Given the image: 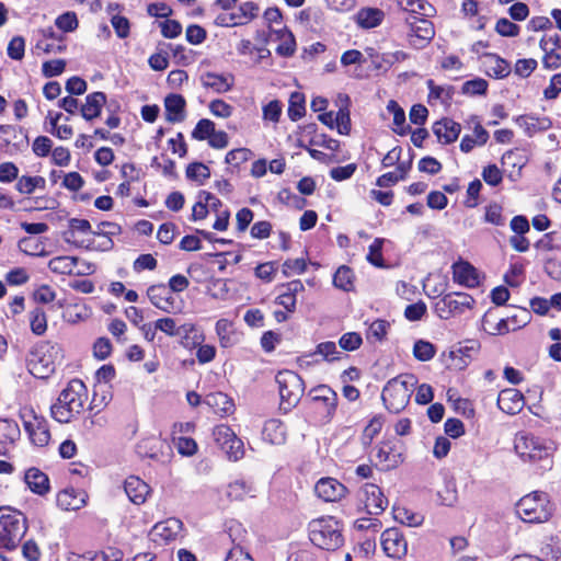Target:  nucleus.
Returning <instances> with one entry per match:
<instances>
[{
    "label": "nucleus",
    "mask_w": 561,
    "mask_h": 561,
    "mask_svg": "<svg viewBox=\"0 0 561 561\" xmlns=\"http://www.w3.org/2000/svg\"><path fill=\"white\" fill-rule=\"evenodd\" d=\"M382 491L373 483H366L359 491V501L363 504V510L369 515H379L383 512L382 507Z\"/></svg>",
    "instance_id": "nucleus-19"
},
{
    "label": "nucleus",
    "mask_w": 561,
    "mask_h": 561,
    "mask_svg": "<svg viewBox=\"0 0 561 561\" xmlns=\"http://www.w3.org/2000/svg\"><path fill=\"white\" fill-rule=\"evenodd\" d=\"M385 335H386V322L383 320L378 319L369 325V328L367 330L366 339L370 344L381 343Z\"/></svg>",
    "instance_id": "nucleus-55"
},
{
    "label": "nucleus",
    "mask_w": 561,
    "mask_h": 561,
    "mask_svg": "<svg viewBox=\"0 0 561 561\" xmlns=\"http://www.w3.org/2000/svg\"><path fill=\"white\" fill-rule=\"evenodd\" d=\"M213 437L219 448L226 454L229 460L237 461L244 455L243 442L236 433L225 424L214 427Z\"/></svg>",
    "instance_id": "nucleus-12"
},
{
    "label": "nucleus",
    "mask_w": 561,
    "mask_h": 561,
    "mask_svg": "<svg viewBox=\"0 0 561 561\" xmlns=\"http://www.w3.org/2000/svg\"><path fill=\"white\" fill-rule=\"evenodd\" d=\"M388 112L393 115L392 130L400 136L408 135L411 131V127L407 124L405 112L398 102L394 100L388 101Z\"/></svg>",
    "instance_id": "nucleus-34"
},
{
    "label": "nucleus",
    "mask_w": 561,
    "mask_h": 561,
    "mask_svg": "<svg viewBox=\"0 0 561 561\" xmlns=\"http://www.w3.org/2000/svg\"><path fill=\"white\" fill-rule=\"evenodd\" d=\"M215 130V123L210 119H199L192 131V137L196 140H208Z\"/></svg>",
    "instance_id": "nucleus-53"
},
{
    "label": "nucleus",
    "mask_w": 561,
    "mask_h": 561,
    "mask_svg": "<svg viewBox=\"0 0 561 561\" xmlns=\"http://www.w3.org/2000/svg\"><path fill=\"white\" fill-rule=\"evenodd\" d=\"M436 354V347L433 343L424 340H417L413 346V355L420 362L431 360Z\"/></svg>",
    "instance_id": "nucleus-48"
},
{
    "label": "nucleus",
    "mask_w": 561,
    "mask_h": 561,
    "mask_svg": "<svg viewBox=\"0 0 561 561\" xmlns=\"http://www.w3.org/2000/svg\"><path fill=\"white\" fill-rule=\"evenodd\" d=\"M313 400L316 402L323 404V409L327 412V416H332L336 410L337 396L328 386H320L317 389H314Z\"/></svg>",
    "instance_id": "nucleus-33"
},
{
    "label": "nucleus",
    "mask_w": 561,
    "mask_h": 561,
    "mask_svg": "<svg viewBox=\"0 0 561 561\" xmlns=\"http://www.w3.org/2000/svg\"><path fill=\"white\" fill-rule=\"evenodd\" d=\"M31 330L36 335H43L47 330V318L43 309L35 308L30 312Z\"/></svg>",
    "instance_id": "nucleus-49"
},
{
    "label": "nucleus",
    "mask_w": 561,
    "mask_h": 561,
    "mask_svg": "<svg viewBox=\"0 0 561 561\" xmlns=\"http://www.w3.org/2000/svg\"><path fill=\"white\" fill-rule=\"evenodd\" d=\"M203 402L220 416L231 414L234 410L233 401L224 392L208 393Z\"/></svg>",
    "instance_id": "nucleus-25"
},
{
    "label": "nucleus",
    "mask_w": 561,
    "mask_h": 561,
    "mask_svg": "<svg viewBox=\"0 0 561 561\" xmlns=\"http://www.w3.org/2000/svg\"><path fill=\"white\" fill-rule=\"evenodd\" d=\"M276 382L282 408L290 410L296 407L305 392V383L300 376L293 370H280L276 375Z\"/></svg>",
    "instance_id": "nucleus-8"
},
{
    "label": "nucleus",
    "mask_w": 561,
    "mask_h": 561,
    "mask_svg": "<svg viewBox=\"0 0 561 561\" xmlns=\"http://www.w3.org/2000/svg\"><path fill=\"white\" fill-rule=\"evenodd\" d=\"M554 511L547 492L533 491L516 503V513L525 523H546Z\"/></svg>",
    "instance_id": "nucleus-5"
},
{
    "label": "nucleus",
    "mask_w": 561,
    "mask_h": 561,
    "mask_svg": "<svg viewBox=\"0 0 561 561\" xmlns=\"http://www.w3.org/2000/svg\"><path fill=\"white\" fill-rule=\"evenodd\" d=\"M186 176L191 180L203 183L206 179L210 176V171L207 165L195 162L191 163L186 169Z\"/></svg>",
    "instance_id": "nucleus-58"
},
{
    "label": "nucleus",
    "mask_w": 561,
    "mask_h": 561,
    "mask_svg": "<svg viewBox=\"0 0 561 561\" xmlns=\"http://www.w3.org/2000/svg\"><path fill=\"white\" fill-rule=\"evenodd\" d=\"M474 304V298L467 293H448L434 304V311L440 319L447 320L472 309Z\"/></svg>",
    "instance_id": "nucleus-10"
},
{
    "label": "nucleus",
    "mask_w": 561,
    "mask_h": 561,
    "mask_svg": "<svg viewBox=\"0 0 561 561\" xmlns=\"http://www.w3.org/2000/svg\"><path fill=\"white\" fill-rule=\"evenodd\" d=\"M514 448L524 462L541 471L550 470L553 466V448L545 438L531 433H519L515 438Z\"/></svg>",
    "instance_id": "nucleus-2"
},
{
    "label": "nucleus",
    "mask_w": 561,
    "mask_h": 561,
    "mask_svg": "<svg viewBox=\"0 0 561 561\" xmlns=\"http://www.w3.org/2000/svg\"><path fill=\"white\" fill-rule=\"evenodd\" d=\"M24 480L30 490L39 495L45 494L49 490L48 477L37 468H30L25 472Z\"/></svg>",
    "instance_id": "nucleus-30"
},
{
    "label": "nucleus",
    "mask_w": 561,
    "mask_h": 561,
    "mask_svg": "<svg viewBox=\"0 0 561 561\" xmlns=\"http://www.w3.org/2000/svg\"><path fill=\"white\" fill-rule=\"evenodd\" d=\"M87 494L73 488L65 489L57 495V505L65 511H77L85 505Z\"/></svg>",
    "instance_id": "nucleus-24"
},
{
    "label": "nucleus",
    "mask_w": 561,
    "mask_h": 561,
    "mask_svg": "<svg viewBox=\"0 0 561 561\" xmlns=\"http://www.w3.org/2000/svg\"><path fill=\"white\" fill-rule=\"evenodd\" d=\"M263 439L278 445L285 442L286 430L284 424L275 419L268 420L265 422L263 431H262Z\"/></svg>",
    "instance_id": "nucleus-32"
},
{
    "label": "nucleus",
    "mask_w": 561,
    "mask_h": 561,
    "mask_svg": "<svg viewBox=\"0 0 561 561\" xmlns=\"http://www.w3.org/2000/svg\"><path fill=\"white\" fill-rule=\"evenodd\" d=\"M87 400L85 385L79 379H72L50 407L51 416L59 423H68L83 411Z\"/></svg>",
    "instance_id": "nucleus-1"
},
{
    "label": "nucleus",
    "mask_w": 561,
    "mask_h": 561,
    "mask_svg": "<svg viewBox=\"0 0 561 561\" xmlns=\"http://www.w3.org/2000/svg\"><path fill=\"white\" fill-rule=\"evenodd\" d=\"M173 444L176 448V450L183 455V456H193L197 451V444L196 442L186 436H174L173 437Z\"/></svg>",
    "instance_id": "nucleus-51"
},
{
    "label": "nucleus",
    "mask_w": 561,
    "mask_h": 561,
    "mask_svg": "<svg viewBox=\"0 0 561 561\" xmlns=\"http://www.w3.org/2000/svg\"><path fill=\"white\" fill-rule=\"evenodd\" d=\"M383 16L379 9L364 8L356 13L355 21L363 28H373L382 22Z\"/></svg>",
    "instance_id": "nucleus-35"
},
{
    "label": "nucleus",
    "mask_w": 561,
    "mask_h": 561,
    "mask_svg": "<svg viewBox=\"0 0 561 561\" xmlns=\"http://www.w3.org/2000/svg\"><path fill=\"white\" fill-rule=\"evenodd\" d=\"M19 249L27 254L33 256H45L47 252L45 251V244L39 239L33 237H25L19 241Z\"/></svg>",
    "instance_id": "nucleus-42"
},
{
    "label": "nucleus",
    "mask_w": 561,
    "mask_h": 561,
    "mask_svg": "<svg viewBox=\"0 0 561 561\" xmlns=\"http://www.w3.org/2000/svg\"><path fill=\"white\" fill-rule=\"evenodd\" d=\"M307 262L302 257L298 259H288L283 264V274L286 277H290L294 275H300L306 272Z\"/></svg>",
    "instance_id": "nucleus-54"
},
{
    "label": "nucleus",
    "mask_w": 561,
    "mask_h": 561,
    "mask_svg": "<svg viewBox=\"0 0 561 561\" xmlns=\"http://www.w3.org/2000/svg\"><path fill=\"white\" fill-rule=\"evenodd\" d=\"M416 382L412 374H402L388 380V412L399 413L408 405Z\"/></svg>",
    "instance_id": "nucleus-7"
},
{
    "label": "nucleus",
    "mask_w": 561,
    "mask_h": 561,
    "mask_svg": "<svg viewBox=\"0 0 561 561\" xmlns=\"http://www.w3.org/2000/svg\"><path fill=\"white\" fill-rule=\"evenodd\" d=\"M259 14V5L254 2L248 1L242 3L238 12L233 13L238 25H244L255 19Z\"/></svg>",
    "instance_id": "nucleus-46"
},
{
    "label": "nucleus",
    "mask_w": 561,
    "mask_h": 561,
    "mask_svg": "<svg viewBox=\"0 0 561 561\" xmlns=\"http://www.w3.org/2000/svg\"><path fill=\"white\" fill-rule=\"evenodd\" d=\"M489 82L483 78L467 80L461 85V93L470 96L485 95L488 93Z\"/></svg>",
    "instance_id": "nucleus-44"
},
{
    "label": "nucleus",
    "mask_w": 561,
    "mask_h": 561,
    "mask_svg": "<svg viewBox=\"0 0 561 561\" xmlns=\"http://www.w3.org/2000/svg\"><path fill=\"white\" fill-rule=\"evenodd\" d=\"M27 530V520L22 512L0 507V548L15 549Z\"/></svg>",
    "instance_id": "nucleus-6"
},
{
    "label": "nucleus",
    "mask_w": 561,
    "mask_h": 561,
    "mask_svg": "<svg viewBox=\"0 0 561 561\" xmlns=\"http://www.w3.org/2000/svg\"><path fill=\"white\" fill-rule=\"evenodd\" d=\"M538 67V61L535 58L517 59L514 68V75L520 79L529 78Z\"/></svg>",
    "instance_id": "nucleus-47"
},
{
    "label": "nucleus",
    "mask_w": 561,
    "mask_h": 561,
    "mask_svg": "<svg viewBox=\"0 0 561 561\" xmlns=\"http://www.w3.org/2000/svg\"><path fill=\"white\" fill-rule=\"evenodd\" d=\"M215 330L222 347H230L233 344V328L230 320L219 319L216 322Z\"/></svg>",
    "instance_id": "nucleus-43"
},
{
    "label": "nucleus",
    "mask_w": 561,
    "mask_h": 561,
    "mask_svg": "<svg viewBox=\"0 0 561 561\" xmlns=\"http://www.w3.org/2000/svg\"><path fill=\"white\" fill-rule=\"evenodd\" d=\"M124 489L130 502L136 505L144 504L151 492L150 486L135 476H130L125 480Z\"/></svg>",
    "instance_id": "nucleus-23"
},
{
    "label": "nucleus",
    "mask_w": 561,
    "mask_h": 561,
    "mask_svg": "<svg viewBox=\"0 0 561 561\" xmlns=\"http://www.w3.org/2000/svg\"><path fill=\"white\" fill-rule=\"evenodd\" d=\"M91 224L87 219L72 218L69 220L68 228L62 232V239L79 249L95 250L93 245V236Z\"/></svg>",
    "instance_id": "nucleus-11"
},
{
    "label": "nucleus",
    "mask_w": 561,
    "mask_h": 561,
    "mask_svg": "<svg viewBox=\"0 0 561 561\" xmlns=\"http://www.w3.org/2000/svg\"><path fill=\"white\" fill-rule=\"evenodd\" d=\"M432 129L439 142L449 145L458 139L461 125L449 117H444L435 122Z\"/></svg>",
    "instance_id": "nucleus-21"
},
{
    "label": "nucleus",
    "mask_w": 561,
    "mask_h": 561,
    "mask_svg": "<svg viewBox=\"0 0 561 561\" xmlns=\"http://www.w3.org/2000/svg\"><path fill=\"white\" fill-rule=\"evenodd\" d=\"M21 435L18 423L9 419H0V445H13Z\"/></svg>",
    "instance_id": "nucleus-38"
},
{
    "label": "nucleus",
    "mask_w": 561,
    "mask_h": 561,
    "mask_svg": "<svg viewBox=\"0 0 561 561\" xmlns=\"http://www.w3.org/2000/svg\"><path fill=\"white\" fill-rule=\"evenodd\" d=\"M316 495L324 502H337L344 497L346 488L334 478H321L314 484Z\"/></svg>",
    "instance_id": "nucleus-18"
},
{
    "label": "nucleus",
    "mask_w": 561,
    "mask_h": 561,
    "mask_svg": "<svg viewBox=\"0 0 561 561\" xmlns=\"http://www.w3.org/2000/svg\"><path fill=\"white\" fill-rule=\"evenodd\" d=\"M490 311L486 312L482 318L483 329L491 335H504L512 331L511 325L508 324V320L506 318L500 319L497 323L488 329V324H490Z\"/></svg>",
    "instance_id": "nucleus-50"
},
{
    "label": "nucleus",
    "mask_w": 561,
    "mask_h": 561,
    "mask_svg": "<svg viewBox=\"0 0 561 561\" xmlns=\"http://www.w3.org/2000/svg\"><path fill=\"white\" fill-rule=\"evenodd\" d=\"M495 31L501 36L515 37L519 34L520 27L508 19L502 18L497 20L495 24Z\"/></svg>",
    "instance_id": "nucleus-60"
},
{
    "label": "nucleus",
    "mask_w": 561,
    "mask_h": 561,
    "mask_svg": "<svg viewBox=\"0 0 561 561\" xmlns=\"http://www.w3.org/2000/svg\"><path fill=\"white\" fill-rule=\"evenodd\" d=\"M209 112L219 118H228L233 113V106L221 99L213 100L208 105Z\"/></svg>",
    "instance_id": "nucleus-57"
},
{
    "label": "nucleus",
    "mask_w": 561,
    "mask_h": 561,
    "mask_svg": "<svg viewBox=\"0 0 561 561\" xmlns=\"http://www.w3.org/2000/svg\"><path fill=\"white\" fill-rule=\"evenodd\" d=\"M123 552L116 548H107L89 557V561H122Z\"/></svg>",
    "instance_id": "nucleus-63"
},
{
    "label": "nucleus",
    "mask_w": 561,
    "mask_h": 561,
    "mask_svg": "<svg viewBox=\"0 0 561 561\" xmlns=\"http://www.w3.org/2000/svg\"><path fill=\"white\" fill-rule=\"evenodd\" d=\"M55 25L62 32H73L77 30L79 21L75 12L68 11L57 16Z\"/></svg>",
    "instance_id": "nucleus-52"
},
{
    "label": "nucleus",
    "mask_w": 561,
    "mask_h": 561,
    "mask_svg": "<svg viewBox=\"0 0 561 561\" xmlns=\"http://www.w3.org/2000/svg\"><path fill=\"white\" fill-rule=\"evenodd\" d=\"M147 296L156 308L167 313H176L181 310V305L175 300L172 291L163 284L151 285L147 289Z\"/></svg>",
    "instance_id": "nucleus-16"
},
{
    "label": "nucleus",
    "mask_w": 561,
    "mask_h": 561,
    "mask_svg": "<svg viewBox=\"0 0 561 561\" xmlns=\"http://www.w3.org/2000/svg\"><path fill=\"white\" fill-rule=\"evenodd\" d=\"M167 119L171 123H180L185 118V100L180 94L168 95L164 100Z\"/></svg>",
    "instance_id": "nucleus-28"
},
{
    "label": "nucleus",
    "mask_w": 561,
    "mask_h": 561,
    "mask_svg": "<svg viewBox=\"0 0 561 561\" xmlns=\"http://www.w3.org/2000/svg\"><path fill=\"white\" fill-rule=\"evenodd\" d=\"M545 273L554 280H561V261L557 257H546L543 260Z\"/></svg>",
    "instance_id": "nucleus-64"
},
{
    "label": "nucleus",
    "mask_w": 561,
    "mask_h": 561,
    "mask_svg": "<svg viewBox=\"0 0 561 561\" xmlns=\"http://www.w3.org/2000/svg\"><path fill=\"white\" fill-rule=\"evenodd\" d=\"M392 516L394 520L410 527L420 526L424 520V516L422 514L414 513L405 505H401L399 503L393 504Z\"/></svg>",
    "instance_id": "nucleus-31"
},
{
    "label": "nucleus",
    "mask_w": 561,
    "mask_h": 561,
    "mask_svg": "<svg viewBox=\"0 0 561 561\" xmlns=\"http://www.w3.org/2000/svg\"><path fill=\"white\" fill-rule=\"evenodd\" d=\"M183 528V524L178 518H168L157 523L150 530V539L159 545H169L178 539Z\"/></svg>",
    "instance_id": "nucleus-15"
},
{
    "label": "nucleus",
    "mask_w": 561,
    "mask_h": 561,
    "mask_svg": "<svg viewBox=\"0 0 561 561\" xmlns=\"http://www.w3.org/2000/svg\"><path fill=\"white\" fill-rule=\"evenodd\" d=\"M78 257L69 255L55 256L48 262L50 272L59 275H71L78 264Z\"/></svg>",
    "instance_id": "nucleus-36"
},
{
    "label": "nucleus",
    "mask_w": 561,
    "mask_h": 561,
    "mask_svg": "<svg viewBox=\"0 0 561 561\" xmlns=\"http://www.w3.org/2000/svg\"><path fill=\"white\" fill-rule=\"evenodd\" d=\"M408 552V542L396 527L388 528V558L401 559Z\"/></svg>",
    "instance_id": "nucleus-26"
},
{
    "label": "nucleus",
    "mask_w": 561,
    "mask_h": 561,
    "mask_svg": "<svg viewBox=\"0 0 561 561\" xmlns=\"http://www.w3.org/2000/svg\"><path fill=\"white\" fill-rule=\"evenodd\" d=\"M353 280L354 273L350 267L345 265L340 266L333 276L334 286L345 291L353 289Z\"/></svg>",
    "instance_id": "nucleus-45"
},
{
    "label": "nucleus",
    "mask_w": 561,
    "mask_h": 561,
    "mask_svg": "<svg viewBox=\"0 0 561 561\" xmlns=\"http://www.w3.org/2000/svg\"><path fill=\"white\" fill-rule=\"evenodd\" d=\"M20 419L34 446L44 447L48 445L50 432L44 416L38 415L32 407H23L20 409Z\"/></svg>",
    "instance_id": "nucleus-9"
},
{
    "label": "nucleus",
    "mask_w": 561,
    "mask_h": 561,
    "mask_svg": "<svg viewBox=\"0 0 561 561\" xmlns=\"http://www.w3.org/2000/svg\"><path fill=\"white\" fill-rule=\"evenodd\" d=\"M485 57L490 60L491 65L486 75L493 79L502 80L507 78L512 72V66L508 60L501 57L495 53H488Z\"/></svg>",
    "instance_id": "nucleus-29"
},
{
    "label": "nucleus",
    "mask_w": 561,
    "mask_h": 561,
    "mask_svg": "<svg viewBox=\"0 0 561 561\" xmlns=\"http://www.w3.org/2000/svg\"><path fill=\"white\" fill-rule=\"evenodd\" d=\"M545 54L541 59V64L543 69L546 70H557L561 67V54L554 49V47H550V49L543 50Z\"/></svg>",
    "instance_id": "nucleus-61"
},
{
    "label": "nucleus",
    "mask_w": 561,
    "mask_h": 561,
    "mask_svg": "<svg viewBox=\"0 0 561 561\" xmlns=\"http://www.w3.org/2000/svg\"><path fill=\"white\" fill-rule=\"evenodd\" d=\"M382 248H383V239L377 238L375 241L369 245L367 260L369 263H371L375 266L382 267L383 261H382Z\"/></svg>",
    "instance_id": "nucleus-59"
},
{
    "label": "nucleus",
    "mask_w": 561,
    "mask_h": 561,
    "mask_svg": "<svg viewBox=\"0 0 561 561\" xmlns=\"http://www.w3.org/2000/svg\"><path fill=\"white\" fill-rule=\"evenodd\" d=\"M201 83L204 88L211 89L217 93H226L234 84V77L231 73L205 72L201 76Z\"/></svg>",
    "instance_id": "nucleus-22"
},
{
    "label": "nucleus",
    "mask_w": 561,
    "mask_h": 561,
    "mask_svg": "<svg viewBox=\"0 0 561 561\" xmlns=\"http://www.w3.org/2000/svg\"><path fill=\"white\" fill-rule=\"evenodd\" d=\"M46 186V180L43 176L35 175V176H26L23 175L18 179V182L15 184V188L19 193L30 195L32 194L36 188L44 190Z\"/></svg>",
    "instance_id": "nucleus-40"
},
{
    "label": "nucleus",
    "mask_w": 561,
    "mask_h": 561,
    "mask_svg": "<svg viewBox=\"0 0 561 561\" xmlns=\"http://www.w3.org/2000/svg\"><path fill=\"white\" fill-rule=\"evenodd\" d=\"M311 542L320 549L334 551L343 546V526L333 516H321L308 525Z\"/></svg>",
    "instance_id": "nucleus-4"
},
{
    "label": "nucleus",
    "mask_w": 561,
    "mask_h": 561,
    "mask_svg": "<svg viewBox=\"0 0 561 561\" xmlns=\"http://www.w3.org/2000/svg\"><path fill=\"white\" fill-rule=\"evenodd\" d=\"M106 96L103 92H93L85 98V103L81 106V115L87 121H92L100 116Z\"/></svg>",
    "instance_id": "nucleus-27"
},
{
    "label": "nucleus",
    "mask_w": 561,
    "mask_h": 561,
    "mask_svg": "<svg viewBox=\"0 0 561 561\" xmlns=\"http://www.w3.org/2000/svg\"><path fill=\"white\" fill-rule=\"evenodd\" d=\"M454 283L467 287L477 288L481 284L478 270L468 261L459 260L451 265Z\"/></svg>",
    "instance_id": "nucleus-17"
},
{
    "label": "nucleus",
    "mask_w": 561,
    "mask_h": 561,
    "mask_svg": "<svg viewBox=\"0 0 561 561\" xmlns=\"http://www.w3.org/2000/svg\"><path fill=\"white\" fill-rule=\"evenodd\" d=\"M156 328L159 329V331L165 333L169 336H178L182 333L185 334V336L182 340V345L184 347H190V334H193L192 336V344L196 345L199 343V340L202 337V334H199L195 328L194 324H184L181 327H178L176 321L173 318H160L156 320Z\"/></svg>",
    "instance_id": "nucleus-14"
},
{
    "label": "nucleus",
    "mask_w": 561,
    "mask_h": 561,
    "mask_svg": "<svg viewBox=\"0 0 561 561\" xmlns=\"http://www.w3.org/2000/svg\"><path fill=\"white\" fill-rule=\"evenodd\" d=\"M305 114V99L300 93H293L289 100L288 116L293 121L301 118Z\"/></svg>",
    "instance_id": "nucleus-56"
},
{
    "label": "nucleus",
    "mask_w": 561,
    "mask_h": 561,
    "mask_svg": "<svg viewBox=\"0 0 561 561\" xmlns=\"http://www.w3.org/2000/svg\"><path fill=\"white\" fill-rule=\"evenodd\" d=\"M426 85L428 89V102H432L433 100L439 101L444 104H449L451 102L454 96L453 85H438L433 79H428L426 81Z\"/></svg>",
    "instance_id": "nucleus-39"
},
{
    "label": "nucleus",
    "mask_w": 561,
    "mask_h": 561,
    "mask_svg": "<svg viewBox=\"0 0 561 561\" xmlns=\"http://www.w3.org/2000/svg\"><path fill=\"white\" fill-rule=\"evenodd\" d=\"M407 22L410 26L409 44L416 49L424 48L435 35L433 23L421 15H410V18H407Z\"/></svg>",
    "instance_id": "nucleus-13"
},
{
    "label": "nucleus",
    "mask_w": 561,
    "mask_h": 561,
    "mask_svg": "<svg viewBox=\"0 0 561 561\" xmlns=\"http://www.w3.org/2000/svg\"><path fill=\"white\" fill-rule=\"evenodd\" d=\"M254 485L244 480L230 482L226 489L227 497L234 501L244 500L247 496H254Z\"/></svg>",
    "instance_id": "nucleus-37"
},
{
    "label": "nucleus",
    "mask_w": 561,
    "mask_h": 561,
    "mask_svg": "<svg viewBox=\"0 0 561 561\" xmlns=\"http://www.w3.org/2000/svg\"><path fill=\"white\" fill-rule=\"evenodd\" d=\"M277 38L280 42L276 53L283 57L293 56L296 51V41L293 33L286 28L277 31Z\"/></svg>",
    "instance_id": "nucleus-41"
},
{
    "label": "nucleus",
    "mask_w": 561,
    "mask_h": 561,
    "mask_svg": "<svg viewBox=\"0 0 561 561\" xmlns=\"http://www.w3.org/2000/svg\"><path fill=\"white\" fill-rule=\"evenodd\" d=\"M62 357V348L59 344L49 341L39 342L26 357L27 369L36 378H47L56 370Z\"/></svg>",
    "instance_id": "nucleus-3"
},
{
    "label": "nucleus",
    "mask_w": 561,
    "mask_h": 561,
    "mask_svg": "<svg viewBox=\"0 0 561 561\" xmlns=\"http://www.w3.org/2000/svg\"><path fill=\"white\" fill-rule=\"evenodd\" d=\"M482 179L486 184L497 186L503 181V174L496 164H489L482 170Z\"/></svg>",
    "instance_id": "nucleus-62"
},
{
    "label": "nucleus",
    "mask_w": 561,
    "mask_h": 561,
    "mask_svg": "<svg viewBox=\"0 0 561 561\" xmlns=\"http://www.w3.org/2000/svg\"><path fill=\"white\" fill-rule=\"evenodd\" d=\"M524 404L525 398L523 392L515 388L503 389L497 396V407L506 414L515 415L519 413Z\"/></svg>",
    "instance_id": "nucleus-20"
}]
</instances>
